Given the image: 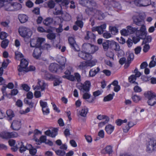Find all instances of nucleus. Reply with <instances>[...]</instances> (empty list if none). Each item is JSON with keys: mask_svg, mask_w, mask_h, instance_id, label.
I'll use <instances>...</instances> for the list:
<instances>
[{"mask_svg": "<svg viewBox=\"0 0 156 156\" xmlns=\"http://www.w3.org/2000/svg\"><path fill=\"white\" fill-rule=\"evenodd\" d=\"M82 49L88 54L94 53L98 49V47L89 43H84L82 45Z\"/></svg>", "mask_w": 156, "mask_h": 156, "instance_id": "1", "label": "nucleus"}, {"mask_svg": "<svg viewBox=\"0 0 156 156\" xmlns=\"http://www.w3.org/2000/svg\"><path fill=\"white\" fill-rule=\"evenodd\" d=\"M145 97L148 99L147 103L148 105L153 106L156 104V94L154 93L147 91L144 93Z\"/></svg>", "mask_w": 156, "mask_h": 156, "instance_id": "2", "label": "nucleus"}, {"mask_svg": "<svg viewBox=\"0 0 156 156\" xmlns=\"http://www.w3.org/2000/svg\"><path fill=\"white\" fill-rule=\"evenodd\" d=\"M90 85V82L87 80L85 81L84 83H77L76 84V87L80 91L84 93L89 91Z\"/></svg>", "mask_w": 156, "mask_h": 156, "instance_id": "3", "label": "nucleus"}, {"mask_svg": "<svg viewBox=\"0 0 156 156\" xmlns=\"http://www.w3.org/2000/svg\"><path fill=\"white\" fill-rule=\"evenodd\" d=\"M20 36L23 37H30L32 35V31L29 28L24 26L20 27L18 30Z\"/></svg>", "mask_w": 156, "mask_h": 156, "instance_id": "4", "label": "nucleus"}, {"mask_svg": "<svg viewBox=\"0 0 156 156\" xmlns=\"http://www.w3.org/2000/svg\"><path fill=\"white\" fill-rule=\"evenodd\" d=\"M156 150V140L154 139L150 140L147 145V152L149 153H152Z\"/></svg>", "mask_w": 156, "mask_h": 156, "instance_id": "5", "label": "nucleus"}, {"mask_svg": "<svg viewBox=\"0 0 156 156\" xmlns=\"http://www.w3.org/2000/svg\"><path fill=\"white\" fill-rule=\"evenodd\" d=\"M134 23L136 25L140 26H145L143 17L140 14L135 15L133 17Z\"/></svg>", "mask_w": 156, "mask_h": 156, "instance_id": "6", "label": "nucleus"}, {"mask_svg": "<svg viewBox=\"0 0 156 156\" xmlns=\"http://www.w3.org/2000/svg\"><path fill=\"white\" fill-rule=\"evenodd\" d=\"M18 134L15 132H9L7 131H4L0 134V137L3 139H8L11 138L16 137L18 136Z\"/></svg>", "mask_w": 156, "mask_h": 156, "instance_id": "7", "label": "nucleus"}, {"mask_svg": "<svg viewBox=\"0 0 156 156\" xmlns=\"http://www.w3.org/2000/svg\"><path fill=\"white\" fill-rule=\"evenodd\" d=\"M49 70L51 72L59 73L62 72L63 68L58 64L56 63H52L50 64L49 67Z\"/></svg>", "mask_w": 156, "mask_h": 156, "instance_id": "8", "label": "nucleus"}, {"mask_svg": "<svg viewBox=\"0 0 156 156\" xmlns=\"http://www.w3.org/2000/svg\"><path fill=\"white\" fill-rule=\"evenodd\" d=\"M7 6L8 8L6 7V10L11 11L18 10L22 8L21 4L17 2H15L13 4L8 3Z\"/></svg>", "mask_w": 156, "mask_h": 156, "instance_id": "9", "label": "nucleus"}, {"mask_svg": "<svg viewBox=\"0 0 156 156\" xmlns=\"http://www.w3.org/2000/svg\"><path fill=\"white\" fill-rule=\"evenodd\" d=\"M147 35V31L145 26H142L140 30H137L136 32V37L143 39Z\"/></svg>", "mask_w": 156, "mask_h": 156, "instance_id": "10", "label": "nucleus"}, {"mask_svg": "<svg viewBox=\"0 0 156 156\" xmlns=\"http://www.w3.org/2000/svg\"><path fill=\"white\" fill-rule=\"evenodd\" d=\"M134 3L139 7H146L151 4V0H135Z\"/></svg>", "mask_w": 156, "mask_h": 156, "instance_id": "11", "label": "nucleus"}, {"mask_svg": "<svg viewBox=\"0 0 156 156\" xmlns=\"http://www.w3.org/2000/svg\"><path fill=\"white\" fill-rule=\"evenodd\" d=\"M28 64V62L25 59H22L20 62V65L18 68V70L19 72H22L26 71L27 69H28L27 66Z\"/></svg>", "mask_w": 156, "mask_h": 156, "instance_id": "12", "label": "nucleus"}, {"mask_svg": "<svg viewBox=\"0 0 156 156\" xmlns=\"http://www.w3.org/2000/svg\"><path fill=\"white\" fill-rule=\"evenodd\" d=\"M68 41L71 48L73 49L75 51H80V48L73 37H69L68 38Z\"/></svg>", "mask_w": 156, "mask_h": 156, "instance_id": "13", "label": "nucleus"}, {"mask_svg": "<svg viewBox=\"0 0 156 156\" xmlns=\"http://www.w3.org/2000/svg\"><path fill=\"white\" fill-rule=\"evenodd\" d=\"M84 39L86 40H90L91 42H94L95 41L96 35L92 32L87 31Z\"/></svg>", "mask_w": 156, "mask_h": 156, "instance_id": "14", "label": "nucleus"}, {"mask_svg": "<svg viewBox=\"0 0 156 156\" xmlns=\"http://www.w3.org/2000/svg\"><path fill=\"white\" fill-rule=\"evenodd\" d=\"M21 126V122L20 121H14L11 124V127L15 130H19Z\"/></svg>", "mask_w": 156, "mask_h": 156, "instance_id": "15", "label": "nucleus"}, {"mask_svg": "<svg viewBox=\"0 0 156 156\" xmlns=\"http://www.w3.org/2000/svg\"><path fill=\"white\" fill-rule=\"evenodd\" d=\"M106 25L105 24H104L100 26L93 27L92 29V31H97L99 34H102L104 31V30L106 28Z\"/></svg>", "mask_w": 156, "mask_h": 156, "instance_id": "16", "label": "nucleus"}, {"mask_svg": "<svg viewBox=\"0 0 156 156\" xmlns=\"http://www.w3.org/2000/svg\"><path fill=\"white\" fill-rule=\"evenodd\" d=\"M46 86V84L44 81L38 80L37 85L35 86V89L37 90L41 89V91L44 90Z\"/></svg>", "mask_w": 156, "mask_h": 156, "instance_id": "17", "label": "nucleus"}, {"mask_svg": "<svg viewBox=\"0 0 156 156\" xmlns=\"http://www.w3.org/2000/svg\"><path fill=\"white\" fill-rule=\"evenodd\" d=\"M79 56L85 60H88L92 58V55L85 52L81 51L78 53Z\"/></svg>", "mask_w": 156, "mask_h": 156, "instance_id": "18", "label": "nucleus"}, {"mask_svg": "<svg viewBox=\"0 0 156 156\" xmlns=\"http://www.w3.org/2000/svg\"><path fill=\"white\" fill-rule=\"evenodd\" d=\"M110 44V48L115 51H119L120 50V47L118 43L114 41H111Z\"/></svg>", "mask_w": 156, "mask_h": 156, "instance_id": "19", "label": "nucleus"}, {"mask_svg": "<svg viewBox=\"0 0 156 156\" xmlns=\"http://www.w3.org/2000/svg\"><path fill=\"white\" fill-rule=\"evenodd\" d=\"M44 134L52 137H55L57 134V130L56 129H54L51 131L48 129L45 132Z\"/></svg>", "mask_w": 156, "mask_h": 156, "instance_id": "20", "label": "nucleus"}, {"mask_svg": "<svg viewBox=\"0 0 156 156\" xmlns=\"http://www.w3.org/2000/svg\"><path fill=\"white\" fill-rule=\"evenodd\" d=\"M41 48H36L34 51L33 56L35 58L38 59L41 57Z\"/></svg>", "mask_w": 156, "mask_h": 156, "instance_id": "21", "label": "nucleus"}, {"mask_svg": "<svg viewBox=\"0 0 156 156\" xmlns=\"http://www.w3.org/2000/svg\"><path fill=\"white\" fill-rule=\"evenodd\" d=\"M18 19L21 23H23L27 21L28 17L25 14H19L18 15Z\"/></svg>", "mask_w": 156, "mask_h": 156, "instance_id": "22", "label": "nucleus"}, {"mask_svg": "<svg viewBox=\"0 0 156 156\" xmlns=\"http://www.w3.org/2000/svg\"><path fill=\"white\" fill-rule=\"evenodd\" d=\"M100 70L99 67H97L96 69H91L89 72V77H93L97 74Z\"/></svg>", "mask_w": 156, "mask_h": 156, "instance_id": "23", "label": "nucleus"}, {"mask_svg": "<svg viewBox=\"0 0 156 156\" xmlns=\"http://www.w3.org/2000/svg\"><path fill=\"white\" fill-rule=\"evenodd\" d=\"M114 129V126L111 124H108L105 127V130L108 134H111Z\"/></svg>", "mask_w": 156, "mask_h": 156, "instance_id": "24", "label": "nucleus"}, {"mask_svg": "<svg viewBox=\"0 0 156 156\" xmlns=\"http://www.w3.org/2000/svg\"><path fill=\"white\" fill-rule=\"evenodd\" d=\"M53 78L54 79L53 85L54 86H58L62 83V80L60 77L56 76Z\"/></svg>", "mask_w": 156, "mask_h": 156, "instance_id": "25", "label": "nucleus"}, {"mask_svg": "<svg viewBox=\"0 0 156 156\" xmlns=\"http://www.w3.org/2000/svg\"><path fill=\"white\" fill-rule=\"evenodd\" d=\"M87 60L86 62L88 67H89L90 68L95 66L97 62V60L96 59L93 60L90 59Z\"/></svg>", "mask_w": 156, "mask_h": 156, "instance_id": "26", "label": "nucleus"}, {"mask_svg": "<svg viewBox=\"0 0 156 156\" xmlns=\"http://www.w3.org/2000/svg\"><path fill=\"white\" fill-rule=\"evenodd\" d=\"M88 111V108L86 107H84L80 111V115L82 116L86 117Z\"/></svg>", "mask_w": 156, "mask_h": 156, "instance_id": "27", "label": "nucleus"}, {"mask_svg": "<svg viewBox=\"0 0 156 156\" xmlns=\"http://www.w3.org/2000/svg\"><path fill=\"white\" fill-rule=\"evenodd\" d=\"M47 140L46 136H42L39 140L37 139H35L36 141L38 142V144H40L42 143H45Z\"/></svg>", "mask_w": 156, "mask_h": 156, "instance_id": "28", "label": "nucleus"}, {"mask_svg": "<svg viewBox=\"0 0 156 156\" xmlns=\"http://www.w3.org/2000/svg\"><path fill=\"white\" fill-rule=\"evenodd\" d=\"M111 41L107 40L102 43L103 48L105 51H107L108 48H110V44Z\"/></svg>", "mask_w": 156, "mask_h": 156, "instance_id": "29", "label": "nucleus"}, {"mask_svg": "<svg viewBox=\"0 0 156 156\" xmlns=\"http://www.w3.org/2000/svg\"><path fill=\"white\" fill-rule=\"evenodd\" d=\"M129 82L131 83H134L138 85V83L135 82L136 78L135 77L134 75H132L129 76L128 78Z\"/></svg>", "mask_w": 156, "mask_h": 156, "instance_id": "30", "label": "nucleus"}, {"mask_svg": "<svg viewBox=\"0 0 156 156\" xmlns=\"http://www.w3.org/2000/svg\"><path fill=\"white\" fill-rule=\"evenodd\" d=\"M6 114L9 120H12V118L14 116L13 112L10 109H9L7 111Z\"/></svg>", "mask_w": 156, "mask_h": 156, "instance_id": "31", "label": "nucleus"}, {"mask_svg": "<svg viewBox=\"0 0 156 156\" xmlns=\"http://www.w3.org/2000/svg\"><path fill=\"white\" fill-rule=\"evenodd\" d=\"M3 73V69L2 67L0 68V85L5 83V80L1 76Z\"/></svg>", "mask_w": 156, "mask_h": 156, "instance_id": "32", "label": "nucleus"}, {"mask_svg": "<svg viewBox=\"0 0 156 156\" xmlns=\"http://www.w3.org/2000/svg\"><path fill=\"white\" fill-rule=\"evenodd\" d=\"M95 9L93 8H87L85 10V12L89 15H94Z\"/></svg>", "mask_w": 156, "mask_h": 156, "instance_id": "33", "label": "nucleus"}, {"mask_svg": "<svg viewBox=\"0 0 156 156\" xmlns=\"http://www.w3.org/2000/svg\"><path fill=\"white\" fill-rule=\"evenodd\" d=\"M115 95L114 93L112 94H109L106 97H105L104 98L103 101H110L113 99V96Z\"/></svg>", "mask_w": 156, "mask_h": 156, "instance_id": "34", "label": "nucleus"}, {"mask_svg": "<svg viewBox=\"0 0 156 156\" xmlns=\"http://www.w3.org/2000/svg\"><path fill=\"white\" fill-rule=\"evenodd\" d=\"M129 34H133L136 32L137 29V28L133 27L130 26H128L127 27Z\"/></svg>", "mask_w": 156, "mask_h": 156, "instance_id": "35", "label": "nucleus"}, {"mask_svg": "<svg viewBox=\"0 0 156 156\" xmlns=\"http://www.w3.org/2000/svg\"><path fill=\"white\" fill-rule=\"evenodd\" d=\"M144 40L142 42V44H146L147 43L150 42L152 40V37L151 36H148L145 37L144 38Z\"/></svg>", "mask_w": 156, "mask_h": 156, "instance_id": "36", "label": "nucleus"}, {"mask_svg": "<svg viewBox=\"0 0 156 156\" xmlns=\"http://www.w3.org/2000/svg\"><path fill=\"white\" fill-rule=\"evenodd\" d=\"M89 0H79V3L83 6L88 7Z\"/></svg>", "mask_w": 156, "mask_h": 156, "instance_id": "37", "label": "nucleus"}, {"mask_svg": "<svg viewBox=\"0 0 156 156\" xmlns=\"http://www.w3.org/2000/svg\"><path fill=\"white\" fill-rule=\"evenodd\" d=\"M53 46L56 48H58L59 49H61L62 52H64L66 49V47L65 46H63L62 47L61 45L58 44H53Z\"/></svg>", "mask_w": 156, "mask_h": 156, "instance_id": "38", "label": "nucleus"}, {"mask_svg": "<svg viewBox=\"0 0 156 156\" xmlns=\"http://www.w3.org/2000/svg\"><path fill=\"white\" fill-rule=\"evenodd\" d=\"M109 30L112 34L113 35L116 34L118 32V29L115 27H109Z\"/></svg>", "mask_w": 156, "mask_h": 156, "instance_id": "39", "label": "nucleus"}, {"mask_svg": "<svg viewBox=\"0 0 156 156\" xmlns=\"http://www.w3.org/2000/svg\"><path fill=\"white\" fill-rule=\"evenodd\" d=\"M43 23L45 25L48 26L52 23V19L50 17L47 18L44 20Z\"/></svg>", "mask_w": 156, "mask_h": 156, "instance_id": "40", "label": "nucleus"}, {"mask_svg": "<svg viewBox=\"0 0 156 156\" xmlns=\"http://www.w3.org/2000/svg\"><path fill=\"white\" fill-rule=\"evenodd\" d=\"M88 67L87 63L86 61H83L80 62L79 66V68L81 69H84Z\"/></svg>", "mask_w": 156, "mask_h": 156, "instance_id": "41", "label": "nucleus"}, {"mask_svg": "<svg viewBox=\"0 0 156 156\" xmlns=\"http://www.w3.org/2000/svg\"><path fill=\"white\" fill-rule=\"evenodd\" d=\"M104 119H105V120L104 121L101 122L99 123L98 126L99 127H102L106 124L109 121V119L107 116L105 117V118Z\"/></svg>", "mask_w": 156, "mask_h": 156, "instance_id": "42", "label": "nucleus"}, {"mask_svg": "<svg viewBox=\"0 0 156 156\" xmlns=\"http://www.w3.org/2000/svg\"><path fill=\"white\" fill-rule=\"evenodd\" d=\"M40 105L42 108V110H43L45 108L48 107V104L46 102L43 101L41 100L40 101Z\"/></svg>", "mask_w": 156, "mask_h": 156, "instance_id": "43", "label": "nucleus"}, {"mask_svg": "<svg viewBox=\"0 0 156 156\" xmlns=\"http://www.w3.org/2000/svg\"><path fill=\"white\" fill-rule=\"evenodd\" d=\"M9 41L8 40L5 39L3 40L1 44L2 47L3 48H5L8 46Z\"/></svg>", "mask_w": 156, "mask_h": 156, "instance_id": "44", "label": "nucleus"}, {"mask_svg": "<svg viewBox=\"0 0 156 156\" xmlns=\"http://www.w3.org/2000/svg\"><path fill=\"white\" fill-rule=\"evenodd\" d=\"M127 122V120L125 119L124 120H122L121 119H118L115 121V123L118 126H121L123 123H126Z\"/></svg>", "mask_w": 156, "mask_h": 156, "instance_id": "45", "label": "nucleus"}, {"mask_svg": "<svg viewBox=\"0 0 156 156\" xmlns=\"http://www.w3.org/2000/svg\"><path fill=\"white\" fill-rule=\"evenodd\" d=\"M45 39L43 38H38L37 40L38 48L40 47L43 42L45 41Z\"/></svg>", "mask_w": 156, "mask_h": 156, "instance_id": "46", "label": "nucleus"}, {"mask_svg": "<svg viewBox=\"0 0 156 156\" xmlns=\"http://www.w3.org/2000/svg\"><path fill=\"white\" fill-rule=\"evenodd\" d=\"M62 77L63 78H66L72 81H74L75 80L74 76L71 74L69 75H64Z\"/></svg>", "mask_w": 156, "mask_h": 156, "instance_id": "47", "label": "nucleus"}, {"mask_svg": "<svg viewBox=\"0 0 156 156\" xmlns=\"http://www.w3.org/2000/svg\"><path fill=\"white\" fill-rule=\"evenodd\" d=\"M30 46L32 47L38 48L37 40L35 39H32L30 41Z\"/></svg>", "mask_w": 156, "mask_h": 156, "instance_id": "48", "label": "nucleus"}, {"mask_svg": "<svg viewBox=\"0 0 156 156\" xmlns=\"http://www.w3.org/2000/svg\"><path fill=\"white\" fill-rule=\"evenodd\" d=\"M133 101L135 102H138L141 99L140 96L136 95H134L132 96Z\"/></svg>", "mask_w": 156, "mask_h": 156, "instance_id": "49", "label": "nucleus"}, {"mask_svg": "<svg viewBox=\"0 0 156 156\" xmlns=\"http://www.w3.org/2000/svg\"><path fill=\"white\" fill-rule=\"evenodd\" d=\"M105 151L107 153L110 154L112 153L113 151L112 150V147L110 145L108 146L105 148Z\"/></svg>", "mask_w": 156, "mask_h": 156, "instance_id": "50", "label": "nucleus"}, {"mask_svg": "<svg viewBox=\"0 0 156 156\" xmlns=\"http://www.w3.org/2000/svg\"><path fill=\"white\" fill-rule=\"evenodd\" d=\"M73 71L72 67L69 66L67 68L64 73L66 75H69L71 74V73L73 72Z\"/></svg>", "mask_w": 156, "mask_h": 156, "instance_id": "51", "label": "nucleus"}, {"mask_svg": "<svg viewBox=\"0 0 156 156\" xmlns=\"http://www.w3.org/2000/svg\"><path fill=\"white\" fill-rule=\"evenodd\" d=\"M20 147L17 146V148L20 147V153H23L24 151H25L26 150V147H25L24 145H23V143L22 142L20 143Z\"/></svg>", "mask_w": 156, "mask_h": 156, "instance_id": "52", "label": "nucleus"}, {"mask_svg": "<svg viewBox=\"0 0 156 156\" xmlns=\"http://www.w3.org/2000/svg\"><path fill=\"white\" fill-rule=\"evenodd\" d=\"M44 78L46 80H49L53 78V77L52 75L47 72L45 73Z\"/></svg>", "mask_w": 156, "mask_h": 156, "instance_id": "53", "label": "nucleus"}, {"mask_svg": "<svg viewBox=\"0 0 156 156\" xmlns=\"http://www.w3.org/2000/svg\"><path fill=\"white\" fill-rule=\"evenodd\" d=\"M24 101L26 104L29 105L30 107L32 108L34 106V103L32 102L31 100H28V99H25Z\"/></svg>", "mask_w": 156, "mask_h": 156, "instance_id": "54", "label": "nucleus"}, {"mask_svg": "<svg viewBox=\"0 0 156 156\" xmlns=\"http://www.w3.org/2000/svg\"><path fill=\"white\" fill-rule=\"evenodd\" d=\"M134 57V55L133 53H129L127 58V61L131 62L133 59Z\"/></svg>", "mask_w": 156, "mask_h": 156, "instance_id": "55", "label": "nucleus"}, {"mask_svg": "<svg viewBox=\"0 0 156 156\" xmlns=\"http://www.w3.org/2000/svg\"><path fill=\"white\" fill-rule=\"evenodd\" d=\"M120 33L122 35L124 36H127L129 34L128 30L126 29H123L120 31Z\"/></svg>", "mask_w": 156, "mask_h": 156, "instance_id": "56", "label": "nucleus"}, {"mask_svg": "<svg viewBox=\"0 0 156 156\" xmlns=\"http://www.w3.org/2000/svg\"><path fill=\"white\" fill-rule=\"evenodd\" d=\"M74 77L75 80H76L78 83L81 81V76L78 73H74Z\"/></svg>", "mask_w": 156, "mask_h": 156, "instance_id": "57", "label": "nucleus"}, {"mask_svg": "<svg viewBox=\"0 0 156 156\" xmlns=\"http://www.w3.org/2000/svg\"><path fill=\"white\" fill-rule=\"evenodd\" d=\"M88 6H92V8H97V5L96 3L95 2L93 1H89V4L88 5Z\"/></svg>", "mask_w": 156, "mask_h": 156, "instance_id": "58", "label": "nucleus"}, {"mask_svg": "<svg viewBox=\"0 0 156 156\" xmlns=\"http://www.w3.org/2000/svg\"><path fill=\"white\" fill-rule=\"evenodd\" d=\"M56 36L54 33H49L47 35V37L48 39L52 40L55 38Z\"/></svg>", "mask_w": 156, "mask_h": 156, "instance_id": "59", "label": "nucleus"}, {"mask_svg": "<svg viewBox=\"0 0 156 156\" xmlns=\"http://www.w3.org/2000/svg\"><path fill=\"white\" fill-rule=\"evenodd\" d=\"M56 154L60 156H63L65 154V152L61 150H58L55 151Z\"/></svg>", "mask_w": 156, "mask_h": 156, "instance_id": "60", "label": "nucleus"}, {"mask_svg": "<svg viewBox=\"0 0 156 156\" xmlns=\"http://www.w3.org/2000/svg\"><path fill=\"white\" fill-rule=\"evenodd\" d=\"M106 55L107 57H109L110 59L113 60L114 54L112 51H108L106 53Z\"/></svg>", "mask_w": 156, "mask_h": 156, "instance_id": "61", "label": "nucleus"}, {"mask_svg": "<svg viewBox=\"0 0 156 156\" xmlns=\"http://www.w3.org/2000/svg\"><path fill=\"white\" fill-rule=\"evenodd\" d=\"M55 5V2L53 1H50L48 2V5L49 8L52 9L54 7Z\"/></svg>", "mask_w": 156, "mask_h": 156, "instance_id": "62", "label": "nucleus"}, {"mask_svg": "<svg viewBox=\"0 0 156 156\" xmlns=\"http://www.w3.org/2000/svg\"><path fill=\"white\" fill-rule=\"evenodd\" d=\"M15 55L16 58L19 59L20 58H21L23 57V56L22 53L19 52H16Z\"/></svg>", "mask_w": 156, "mask_h": 156, "instance_id": "63", "label": "nucleus"}, {"mask_svg": "<svg viewBox=\"0 0 156 156\" xmlns=\"http://www.w3.org/2000/svg\"><path fill=\"white\" fill-rule=\"evenodd\" d=\"M150 46L148 44H145L143 48V51L144 52L146 53L149 50Z\"/></svg>", "mask_w": 156, "mask_h": 156, "instance_id": "64", "label": "nucleus"}]
</instances>
